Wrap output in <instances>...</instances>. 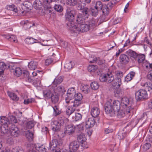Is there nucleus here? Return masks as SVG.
Here are the masks:
<instances>
[{"instance_id": "1", "label": "nucleus", "mask_w": 152, "mask_h": 152, "mask_svg": "<svg viewBox=\"0 0 152 152\" xmlns=\"http://www.w3.org/2000/svg\"><path fill=\"white\" fill-rule=\"evenodd\" d=\"M17 122V120L15 116L11 115L8 117L4 116L0 117V123L1 125V130L3 133L7 132L9 129L11 136L13 137H18L20 134L19 129L13 124Z\"/></svg>"}, {"instance_id": "2", "label": "nucleus", "mask_w": 152, "mask_h": 152, "mask_svg": "<svg viewBox=\"0 0 152 152\" xmlns=\"http://www.w3.org/2000/svg\"><path fill=\"white\" fill-rule=\"evenodd\" d=\"M81 17L77 19V25L73 24V23H69L70 30L72 32L78 33L84 32L88 31L95 25V21L91 20L85 22L86 20L81 19Z\"/></svg>"}, {"instance_id": "3", "label": "nucleus", "mask_w": 152, "mask_h": 152, "mask_svg": "<svg viewBox=\"0 0 152 152\" xmlns=\"http://www.w3.org/2000/svg\"><path fill=\"white\" fill-rule=\"evenodd\" d=\"M109 9L107 6L100 1L94 2L91 8V12L92 15L96 16L99 11H102L104 15H107Z\"/></svg>"}, {"instance_id": "4", "label": "nucleus", "mask_w": 152, "mask_h": 152, "mask_svg": "<svg viewBox=\"0 0 152 152\" xmlns=\"http://www.w3.org/2000/svg\"><path fill=\"white\" fill-rule=\"evenodd\" d=\"M75 15L76 11L72 8H69L67 9L65 17L66 20L69 21L67 25L69 29L70 26L69 25V23H73V24H75L73 21L74 20Z\"/></svg>"}, {"instance_id": "5", "label": "nucleus", "mask_w": 152, "mask_h": 152, "mask_svg": "<svg viewBox=\"0 0 152 152\" xmlns=\"http://www.w3.org/2000/svg\"><path fill=\"white\" fill-rule=\"evenodd\" d=\"M75 93L76 90L74 87L70 88L68 89L64 96V99L66 103L72 102V100L74 98Z\"/></svg>"}, {"instance_id": "6", "label": "nucleus", "mask_w": 152, "mask_h": 152, "mask_svg": "<svg viewBox=\"0 0 152 152\" xmlns=\"http://www.w3.org/2000/svg\"><path fill=\"white\" fill-rule=\"evenodd\" d=\"M81 13L79 14L77 17V19H78L80 17L81 19L86 20L89 16L91 10L86 7H81L80 9Z\"/></svg>"}, {"instance_id": "7", "label": "nucleus", "mask_w": 152, "mask_h": 152, "mask_svg": "<svg viewBox=\"0 0 152 152\" xmlns=\"http://www.w3.org/2000/svg\"><path fill=\"white\" fill-rule=\"evenodd\" d=\"M135 98L137 101L147 98L148 95L146 91L144 89H140L135 92Z\"/></svg>"}, {"instance_id": "8", "label": "nucleus", "mask_w": 152, "mask_h": 152, "mask_svg": "<svg viewBox=\"0 0 152 152\" xmlns=\"http://www.w3.org/2000/svg\"><path fill=\"white\" fill-rule=\"evenodd\" d=\"M114 77L113 74L111 73L101 75L99 77V80L102 82H106L110 83L113 81Z\"/></svg>"}, {"instance_id": "9", "label": "nucleus", "mask_w": 152, "mask_h": 152, "mask_svg": "<svg viewBox=\"0 0 152 152\" xmlns=\"http://www.w3.org/2000/svg\"><path fill=\"white\" fill-rule=\"evenodd\" d=\"M60 144L58 143V140L56 139H53L50 143V148L51 150H55V152H57L61 150H64L61 149H59Z\"/></svg>"}, {"instance_id": "10", "label": "nucleus", "mask_w": 152, "mask_h": 152, "mask_svg": "<svg viewBox=\"0 0 152 152\" xmlns=\"http://www.w3.org/2000/svg\"><path fill=\"white\" fill-rule=\"evenodd\" d=\"M63 126L62 121L58 122L57 121H54L51 123V129L53 131L57 132H59L61 126Z\"/></svg>"}, {"instance_id": "11", "label": "nucleus", "mask_w": 152, "mask_h": 152, "mask_svg": "<svg viewBox=\"0 0 152 152\" xmlns=\"http://www.w3.org/2000/svg\"><path fill=\"white\" fill-rule=\"evenodd\" d=\"M69 106L67 107H67L66 109V114L69 116L72 114L75 111L76 108L78 107L73 103V102H69V103H66Z\"/></svg>"}, {"instance_id": "12", "label": "nucleus", "mask_w": 152, "mask_h": 152, "mask_svg": "<svg viewBox=\"0 0 152 152\" xmlns=\"http://www.w3.org/2000/svg\"><path fill=\"white\" fill-rule=\"evenodd\" d=\"M33 6L36 10H38V13L42 15L44 12L42 8L43 4L42 2L39 0H35L33 4Z\"/></svg>"}, {"instance_id": "13", "label": "nucleus", "mask_w": 152, "mask_h": 152, "mask_svg": "<svg viewBox=\"0 0 152 152\" xmlns=\"http://www.w3.org/2000/svg\"><path fill=\"white\" fill-rule=\"evenodd\" d=\"M79 142L76 141L72 142L69 144V150H68L69 152H76L79 147Z\"/></svg>"}, {"instance_id": "14", "label": "nucleus", "mask_w": 152, "mask_h": 152, "mask_svg": "<svg viewBox=\"0 0 152 152\" xmlns=\"http://www.w3.org/2000/svg\"><path fill=\"white\" fill-rule=\"evenodd\" d=\"M54 89L51 86L44 90L43 91L44 97L47 99L50 98L51 96L54 93Z\"/></svg>"}, {"instance_id": "15", "label": "nucleus", "mask_w": 152, "mask_h": 152, "mask_svg": "<svg viewBox=\"0 0 152 152\" xmlns=\"http://www.w3.org/2000/svg\"><path fill=\"white\" fill-rule=\"evenodd\" d=\"M83 96L82 94L80 93H75V99L72 100V102L73 104L78 107L81 104V100L83 98Z\"/></svg>"}, {"instance_id": "16", "label": "nucleus", "mask_w": 152, "mask_h": 152, "mask_svg": "<svg viewBox=\"0 0 152 152\" xmlns=\"http://www.w3.org/2000/svg\"><path fill=\"white\" fill-rule=\"evenodd\" d=\"M75 130V127L73 125H68L66 126L65 133L69 135L73 133Z\"/></svg>"}, {"instance_id": "17", "label": "nucleus", "mask_w": 152, "mask_h": 152, "mask_svg": "<svg viewBox=\"0 0 152 152\" xmlns=\"http://www.w3.org/2000/svg\"><path fill=\"white\" fill-rule=\"evenodd\" d=\"M104 109L107 113H110L114 111V109L112 105L111 102L109 101H107L105 104Z\"/></svg>"}, {"instance_id": "18", "label": "nucleus", "mask_w": 152, "mask_h": 152, "mask_svg": "<svg viewBox=\"0 0 152 152\" xmlns=\"http://www.w3.org/2000/svg\"><path fill=\"white\" fill-rule=\"evenodd\" d=\"M95 121L94 118H88L85 123V126L86 128L89 129L92 127L95 124Z\"/></svg>"}, {"instance_id": "19", "label": "nucleus", "mask_w": 152, "mask_h": 152, "mask_svg": "<svg viewBox=\"0 0 152 152\" xmlns=\"http://www.w3.org/2000/svg\"><path fill=\"white\" fill-rule=\"evenodd\" d=\"M54 92L56 94L63 95L66 92L64 87L62 85L58 86L56 88L54 89Z\"/></svg>"}, {"instance_id": "20", "label": "nucleus", "mask_w": 152, "mask_h": 152, "mask_svg": "<svg viewBox=\"0 0 152 152\" xmlns=\"http://www.w3.org/2000/svg\"><path fill=\"white\" fill-rule=\"evenodd\" d=\"M131 103V102L129 101V99L127 98H123L121 101V105L123 107V108H125V107L132 104Z\"/></svg>"}, {"instance_id": "21", "label": "nucleus", "mask_w": 152, "mask_h": 152, "mask_svg": "<svg viewBox=\"0 0 152 152\" xmlns=\"http://www.w3.org/2000/svg\"><path fill=\"white\" fill-rule=\"evenodd\" d=\"M123 108L125 110L126 114H128L129 116L133 114L134 107L132 104L125 107V108Z\"/></svg>"}, {"instance_id": "22", "label": "nucleus", "mask_w": 152, "mask_h": 152, "mask_svg": "<svg viewBox=\"0 0 152 152\" xmlns=\"http://www.w3.org/2000/svg\"><path fill=\"white\" fill-rule=\"evenodd\" d=\"M112 85L116 88H118L121 84V80L120 78H116L112 82Z\"/></svg>"}, {"instance_id": "23", "label": "nucleus", "mask_w": 152, "mask_h": 152, "mask_svg": "<svg viewBox=\"0 0 152 152\" xmlns=\"http://www.w3.org/2000/svg\"><path fill=\"white\" fill-rule=\"evenodd\" d=\"M100 113V110L99 109L96 107H94L91 110V114L92 116L94 118L97 117Z\"/></svg>"}, {"instance_id": "24", "label": "nucleus", "mask_w": 152, "mask_h": 152, "mask_svg": "<svg viewBox=\"0 0 152 152\" xmlns=\"http://www.w3.org/2000/svg\"><path fill=\"white\" fill-rule=\"evenodd\" d=\"M120 61L122 64H126L129 61V58L125 54L121 55L119 57Z\"/></svg>"}, {"instance_id": "25", "label": "nucleus", "mask_w": 152, "mask_h": 152, "mask_svg": "<svg viewBox=\"0 0 152 152\" xmlns=\"http://www.w3.org/2000/svg\"><path fill=\"white\" fill-rule=\"evenodd\" d=\"M77 140L78 142H80L83 144L85 142L86 139L85 134L83 133H81L77 136Z\"/></svg>"}, {"instance_id": "26", "label": "nucleus", "mask_w": 152, "mask_h": 152, "mask_svg": "<svg viewBox=\"0 0 152 152\" xmlns=\"http://www.w3.org/2000/svg\"><path fill=\"white\" fill-rule=\"evenodd\" d=\"M31 6V3L28 1H25L21 5V7L24 10H29Z\"/></svg>"}, {"instance_id": "27", "label": "nucleus", "mask_w": 152, "mask_h": 152, "mask_svg": "<svg viewBox=\"0 0 152 152\" xmlns=\"http://www.w3.org/2000/svg\"><path fill=\"white\" fill-rule=\"evenodd\" d=\"M37 62L34 61H31L28 64V68L31 70H34L37 68Z\"/></svg>"}, {"instance_id": "28", "label": "nucleus", "mask_w": 152, "mask_h": 152, "mask_svg": "<svg viewBox=\"0 0 152 152\" xmlns=\"http://www.w3.org/2000/svg\"><path fill=\"white\" fill-rule=\"evenodd\" d=\"M12 72L13 73L14 75L19 77L22 73V71L20 67H16L15 69L13 68L11 70Z\"/></svg>"}, {"instance_id": "29", "label": "nucleus", "mask_w": 152, "mask_h": 152, "mask_svg": "<svg viewBox=\"0 0 152 152\" xmlns=\"http://www.w3.org/2000/svg\"><path fill=\"white\" fill-rule=\"evenodd\" d=\"M113 107L114 109V112H116V110H120V108L121 103L118 100H114L113 102Z\"/></svg>"}, {"instance_id": "30", "label": "nucleus", "mask_w": 152, "mask_h": 152, "mask_svg": "<svg viewBox=\"0 0 152 152\" xmlns=\"http://www.w3.org/2000/svg\"><path fill=\"white\" fill-rule=\"evenodd\" d=\"M63 80V77L62 76H57L54 79L52 84L56 86L57 85L61 83Z\"/></svg>"}, {"instance_id": "31", "label": "nucleus", "mask_w": 152, "mask_h": 152, "mask_svg": "<svg viewBox=\"0 0 152 152\" xmlns=\"http://www.w3.org/2000/svg\"><path fill=\"white\" fill-rule=\"evenodd\" d=\"M135 73L133 71L130 72L125 77V80L126 81H129L131 80L135 76Z\"/></svg>"}, {"instance_id": "32", "label": "nucleus", "mask_w": 152, "mask_h": 152, "mask_svg": "<svg viewBox=\"0 0 152 152\" xmlns=\"http://www.w3.org/2000/svg\"><path fill=\"white\" fill-rule=\"evenodd\" d=\"M59 97L58 94L54 92L50 97L52 102L54 104L57 103L58 102Z\"/></svg>"}, {"instance_id": "33", "label": "nucleus", "mask_w": 152, "mask_h": 152, "mask_svg": "<svg viewBox=\"0 0 152 152\" xmlns=\"http://www.w3.org/2000/svg\"><path fill=\"white\" fill-rule=\"evenodd\" d=\"M7 93L8 96L13 100L15 101H17L18 100V97L14 93L10 91H8Z\"/></svg>"}, {"instance_id": "34", "label": "nucleus", "mask_w": 152, "mask_h": 152, "mask_svg": "<svg viewBox=\"0 0 152 152\" xmlns=\"http://www.w3.org/2000/svg\"><path fill=\"white\" fill-rule=\"evenodd\" d=\"M26 136L27 139L29 141H32L33 138V134L32 132L30 130H28L25 132Z\"/></svg>"}, {"instance_id": "35", "label": "nucleus", "mask_w": 152, "mask_h": 152, "mask_svg": "<svg viewBox=\"0 0 152 152\" xmlns=\"http://www.w3.org/2000/svg\"><path fill=\"white\" fill-rule=\"evenodd\" d=\"M115 96L118 98L121 97L124 95L123 91L120 89L115 90L114 92Z\"/></svg>"}, {"instance_id": "36", "label": "nucleus", "mask_w": 152, "mask_h": 152, "mask_svg": "<svg viewBox=\"0 0 152 152\" xmlns=\"http://www.w3.org/2000/svg\"><path fill=\"white\" fill-rule=\"evenodd\" d=\"M26 43L28 44H31L37 42V40L34 39L32 37L27 38L25 40Z\"/></svg>"}, {"instance_id": "37", "label": "nucleus", "mask_w": 152, "mask_h": 152, "mask_svg": "<svg viewBox=\"0 0 152 152\" xmlns=\"http://www.w3.org/2000/svg\"><path fill=\"white\" fill-rule=\"evenodd\" d=\"M6 8L8 10H12L16 13L18 12V8L13 4L7 5Z\"/></svg>"}, {"instance_id": "38", "label": "nucleus", "mask_w": 152, "mask_h": 152, "mask_svg": "<svg viewBox=\"0 0 152 152\" xmlns=\"http://www.w3.org/2000/svg\"><path fill=\"white\" fill-rule=\"evenodd\" d=\"M54 1V0H44L42 4L43 6H45V8L49 9L51 7L50 5V3Z\"/></svg>"}, {"instance_id": "39", "label": "nucleus", "mask_w": 152, "mask_h": 152, "mask_svg": "<svg viewBox=\"0 0 152 152\" xmlns=\"http://www.w3.org/2000/svg\"><path fill=\"white\" fill-rule=\"evenodd\" d=\"M138 62L139 63H142L145 60V56L143 54H139L137 57Z\"/></svg>"}, {"instance_id": "40", "label": "nucleus", "mask_w": 152, "mask_h": 152, "mask_svg": "<svg viewBox=\"0 0 152 152\" xmlns=\"http://www.w3.org/2000/svg\"><path fill=\"white\" fill-rule=\"evenodd\" d=\"M7 66L3 62H0V75H2L4 71L7 68Z\"/></svg>"}, {"instance_id": "41", "label": "nucleus", "mask_w": 152, "mask_h": 152, "mask_svg": "<svg viewBox=\"0 0 152 152\" xmlns=\"http://www.w3.org/2000/svg\"><path fill=\"white\" fill-rule=\"evenodd\" d=\"M116 112H117V115L119 118H122L123 117L126 115L125 110L123 109L118 110H116Z\"/></svg>"}, {"instance_id": "42", "label": "nucleus", "mask_w": 152, "mask_h": 152, "mask_svg": "<svg viewBox=\"0 0 152 152\" xmlns=\"http://www.w3.org/2000/svg\"><path fill=\"white\" fill-rule=\"evenodd\" d=\"M127 52L129 56L134 59L137 58L138 54L135 52L131 50H129Z\"/></svg>"}, {"instance_id": "43", "label": "nucleus", "mask_w": 152, "mask_h": 152, "mask_svg": "<svg viewBox=\"0 0 152 152\" xmlns=\"http://www.w3.org/2000/svg\"><path fill=\"white\" fill-rule=\"evenodd\" d=\"M72 118L73 120L77 121L81 119L82 116L80 113H76L73 116Z\"/></svg>"}, {"instance_id": "44", "label": "nucleus", "mask_w": 152, "mask_h": 152, "mask_svg": "<svg viewBox=\"0 0 152 152\" xmlns=\"http://www.w3.org/2000/svg\"><path fill=\"white\" fill-rule=\"evenodd\" d=\"M54 110V114L55 116H56L60 114L61 111L60 110L59 108L57 105H55L53 107Z\"/></svg>"}, {"instance_id": "45", "label": "nucleus", "mask_w": 152, "mask_h": 152, "mask_svg": "<svg viewBox=\"0 0 152 152\" xmlns=\"http://www.w3.org/2000/svg\"><path fill=\"white\" fill-rule=\"evenodd\" d=\"M142 66H145L147 69H148L149 70L151 69L152 68V64L149 63L146 60H145L142 63Z\"/></svg>"}, {"instance_id": "46", "label": "nucleus", "mask_w": 152, "mask_h": 152, "mask_svg": "<svg viewBox=\"0 0 152 152\" xmlns=\"http://www.w3.org/2000/svg\"><path fill=\"white\" fill-rule=\"evenodd\" d=\"M89 86L87 85H83L81 88V90L84 93L87 94L89 91Z\"/></svg>"}, {"instance_id": "47", "label": "nucleus", "mask_w": 152, "mask_h": 152, "mask_svg": "<svg viewBox=\"0 0 152 152\" xmlns=\"http://www.w3.org/2000/svg\"><path fill=\"white\" fill-rule=\"evenodd\" d=\"M67 4L70 6H74L78 3V0H67Z\"/></svg>"}, {"instance_id": "48", "label": "nucleus", "mask_w": 152, "mask_h": 152, "mask_svg": "<svg viewBox=\"0 0 152 152\" xmlns=\"http://www.w3.org/2000/svg\"><path fill=\"white\" fill-rule=\"evenodd\" d=\"M54 9L56 11L60 12L63 10L62 7L60 4H55L54 7Z\"/></svg>"}, {"instance_id": "49", "label": "nucleus", "mask_w": 152, "mask_h": 152, "mask_svg": "<svg viewBox=\"0 0 152 152\" xmlns=\"http://www.w3.org/2000/svg\"><path fill=\"white\" fill-rule=\"evenodd\" d=\"M91 88L94 90H96L98 89L99 85L97 82L94 81L91 84Z\"/></svg>"}, {"instance_id": "50", "label": "nucleus", "mask_w": 152, "mask_h": 152, "mask_svg": "<svg viewBox=\"0 0 152 152\" xmlns=\"http://www.w3.org/2000/svg\"><path fill=\"white\" fill-rule=\"evenodd\" d=\"M72 61H70L66 63L64 65V67L69 70L71 69L73 67Z\"/></svg>"}, {"instance_id": "51", "label": "nucleus", "mask_w": 152, "mask_h": 152, "mask_svg": "<svg viewBox=\"0 0 152 152\" xmlns=\"http://www.w3.org/2000/svg\"><path fill=\"white\" fill-rule=\"evenodd\" d=\"M36 149L39 152H46V149L43 145L41 146L38 145V146H36Z\"/></svg>"}, {"instance_id": "52", "label": "nucleus", "mask_w": 152, "mask_h": 152, "mask_svg": "<svg viewBox=\"0 0 152 152\" xmlns=\"http://www.w3.org/2000/svg\"><path fill=\"white\" fill-rule=\"evenodd\" d=\"M98 67L97 66L91 65L89 66L88 68V71L91 72H94L97 69Z\"/></svg>"}, {"instance_id": "53", "label": "nucleus", "mask_w": 152, "mask_h": 152, "mask_svg": "<svg viewBox=\"0 0 152 152\" xmlns=\"http://www.w3.org/2000/svg\"><path fill=\"white\" fill-rule=\"evenodd\" d=\"M118 136V138L120 139H123L126 136L127 134L126 132H124L123 133H122L121 132H120L117 134Z\"/></svg>"}, {"instance_id": "54", "label": "nucleus", "mask_w": 152, "mask_h": 152, "mask_svg": "<svg viewBox=\"0 0 152 152\" xmlns=\"http://www.w3.org/2000/svg\"><path fill=\"white\" fill-rule=\"evenodd\" d=\"M34 125V122L32 121H30L28 122L26 125V127L27 128L30 129L33 127Z\"/></svg>"}, {"instance_id": "55", "label": "nucleus", "mask_w": 152, "mask_h": 152, "mask_svg": "<svg viewBox=\"0 0 152 152\" xmlns=\"http://www.w3.org/2000/svg\"><path fill=\"white\" fill-rule=\"evenodd\" d=\"M151 146V145L150 143H147L145 144L143 146V148L145 151H146L149 149Z\"/></svg>"}, {"instance_id": "56", "label": "nucleus", "mask_w": 152, "mask_h": 152, "mask_svg": "<svg viewBox=\"0 0 152 152\" xmlns=\"http://www.w3.org/2000/svg\"><path fill=\"white\" fill-rule=\"evenodd\" d=\"M144 86L146 87L148 91H150L152 89V86L150 83H146L144 84Z\"/></svg>"}, {"instance_id": "57", "label": "nucleus", "mask_w": 152, "mask_h": 152, "mask_svg": "<svg viewBox=\"0 0 152 152\" xmlns=\"http://www.w3.org/2000/svg\"><path fill=\"white\" fill-rule=\"evenodd\" d=\"M34 101V99L31 98V99H25L24 100V103L25 104H28L30 103H32Z\"/></svg>"}, {"instance_id": "58", "label": "nucleus", "mask_w": 152, "mask_h": 152, "mask_svg": "<svg viewBox=\"0 0 152 152\" xmlns=\"http://www.w3.org/2000/svg\"><path fill=\"white\" fill-rule=\"evenodd\" d=\"M9 40L11 42H18V40L17 38L15 35H11L10 37Z\"/></svg>"}, {"instance_id": "59", "label": "nucleus", "mask_w": 152, "mask_h": 152, "mask_svg": "<svg viewBox=\"0 0 152 152\" xmlns=\"http://www.w3.org/2000/svg\"><path fill=\"white\" fill-rule=\"evenodd\" d=\"M116 75L117 76L116 78H121V77H123V73L121 71H118L116 72Z\"/></svg>"}, {"instance_id": "60", "label": "nucleus", "mask_w": 152, "mask_h": 152, "mask_svg": "<svg viewBox=\"0 0 152 152\" xmlns=\"http://www.w3.org/2000/svg\"><path fill=\"white\" fill-rule=\"evenodd\" d=\"M97 60V58L96 57L94 56L93 58H89L88 60L90 63H92L96 62Z\"/></svg>"}, {"instance_id": "61", "label": "nucleus", "mask_w": 152, "mask_h": 152, "mask_svg": "<svg viewBox=\"0 0 152 152\" xmlns=\"http://www.w3.org/2000/svg\"><path fill=\"white\" fill-rule=\"evenodd\" d=\"M149 70L147 75V78L150 80H152V70Z\"/></svg>"}, {"instance_id": "62", "label": "nucleus", "mask_w": 152, "mask_h": 152, "mask_svg": "<svg viewBox=\"0 0 152 152\" xmlns=\"http://www.w3.org/2000/svg\"><path fill=\"white\" fill-rule=\"evenodd\" d=\"M105 61L104 60L100 59L99 58H98L96 61L97 62L98 64L101 65L104 63Z\"/></svg>"}, {"instance_id": "63", "label": "nucleus", "mask_w": 152, "mask_h": 152, "mask_svg": "<svg viewBox=\"0 0 152 152\" xmlns=\"http://www.w3.org/2000/svg\"><path fill=\"white\" fill-rule=\"evenodd\" d=\"M64 118H65V117L63 115H60L59 116L58 118V121H58V122H60V121H62V122H63V125L64 124Z\"/></svg>"}, {"instance_id": "64", "label": "nucleus", "mask_w": 152, "mask_h": 152, "mask_svg": "<svg viewBox=\"0 0 152 152\" xmlns=\"http://www.w3.org/2000/svg\"><path fill=\"white\" fill-rule=\"evenodd\" d=\"M52 62V60L51 59H48L46 60L45 62V64L46 66L48 65Z\"/></svg>"}]
</instances>
